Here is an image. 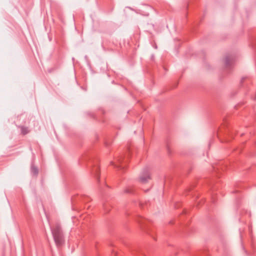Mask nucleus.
Returning a JSON list of instances; mask_svg holds the SVG:
<instances>
[{
	"label": "nucleus",
	"mask_w": 256,
	"mask_h": 256,
	"mask_svg": "<svg viewBox=\"0 0 256 256\" xmlns=\"http://www.w3.org/2000/svg\"><path fill=\"white\" fill-rule=\"evenodd\" d=\"M52 233L57 246H62L64 242V236L60 225L56 224L51 228Z\"/></svg>",
	"instance_id": "nucleus-1"
},
{
	"label": "nucleus",
	"mask_w": 256,
	"mask_h": 256,
	"mask_svg": "<svg viewBox=\"0 0 256 256\" xmlns=\"http://www.w3.org/2000/svg\"><path fill=\"white\" fill-rule=\"evenodd\" d=\"M130 156V152L126 156H124L123 154L121 155L120 156H118L117 158L116 162L118 164H116L114 162H111L112 164L114 165L115 167L120 168H123L124 166H123L122 165H121L123 162L126 163L127 162Z\"/></svg>",
	"instance_id": "nucleus-2"
},
{
	"label": "nucleus",
	"mask_w": 256,
	"mask_h": 256,
	"mask_svg": "<svg viewBox=\"0 0 256 256\" xmlns=\"http://www.w3.org/2000/svg\"><path fill=\"white\" fill-rule=\"evenodd\" d=\"M151 179L150 169L146 168L144 169L142 173L140 176L139 180L142 184H146Z\"/></svg>",
	"instance_id": "nucleus-3"
},
{
	"label": "nucleus",
	"mask_w": 256,
	"mask_h": 256,
	"mask_svg": "<svg viewBox=\"0 0 256 256\" xmlns=\"http://www.w3.org/2000/svg\"><path fill=\"white\" fill-rule=\"evenodd\" d=\"M234 56L232 55H226L224 58V64L226 68H230L233 64Z\"/></svg>",
	"instance_id": "nucleus-4"
},
{
	"label": "nucleus",
	"mask_w": 256,
	"mask_h": 256,
	"mask_svg": "<svg viewBox=\"0 0 256 256\" xmlns=\"http://www.w3.org/2000/svg\"><path fill=\"white\" fill-rule=\"evenodd\" d=\"M93 173L94 174L96 178L98 180H99L100 178V168L98 166H97L94 168L93 169Z\"/></svg>",
	"instance_id": "nucleus-5"
},
{
	"label": "nucleus",
	"mask_w": 256,
	"mask_h": 256,
	"mask_svg": "<svg viewBox=\"0 0 256 256\" xmlns=\"http://www.w3.org/2000/svg\"><path fill=\"white\" fill-rule=\"evenodd\" d=\"M21 132L22 134L25 135L29 132L28 128L24 126H20Z\"/></svg>",
	"instance_id": "nucleus-6"
},
{
	"label": "nucleus",
	"mask_w": 256,
	"mask_h": 256,
	"mask_svg": "<svg viewBox=\"0 0 256 256\" xmlns=\"http://www.w3.org/2000/svg\"><path fill=\"white\" fill-rule=\"evenodd\" d=\"M38 169L34 166L31 167V172L34 176H36L38 174Z\"/></svg>",
	"instance_id": "nucleus-7"
},
{
	"label": "nucleus",
	"mask_w": 256,
	"mask_h": 256,
	"mask_svg": "<svg viewBox=\"0 0 256 256\" xmlns=\"http://www.w3.org/2000/svg\"><path fill=\"white\" fill-rule=\"evenodd\" d=\"M124 192L128 194H132L134 192V189L132 187L129 186L125 189Z\"/></svg>",
	"instance_id": "nucleus-8"
},
{
	"label": "nucleus",
	"mask_w": 256,
	"mask_h": 256,
	"mask_svg": "<svg viewBox=\"0 0 256 256\" xmlns=\"http://www.w3.org/2000/svg\"><path fill=\"white\" fill-rule=\"evenodd\" d=\"M136 220L140 224H143V222H145L146 221V220L144 218L141 216L138 217Z\"/></svg>",
	"instance_id": "nucleus-9"
}]
</instances>
